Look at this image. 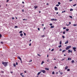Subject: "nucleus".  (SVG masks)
<instances>
[{
    "label": "nucleus",
    "mask_w": 77,
    "mask_h": 77,
    "mask_svg": "<svg viewBox=\"0 0 77 77\" xmlns=\"http://www.w3.org/2000/svg\"><path fill=\"white\" fill-rule=\"evenodd\" d=\"M8 62H3L2 63V64L4 65L5 67H6V66H8Z\"/></svg>",
    "instance_id": "f257e3e1"
},
{
    "label": "nucleus",
    "mask_w": 77,
    "mask_h": 77,
    "mask_svg": "<svg viewBox=\"0 0 77 77\" xmlns=\"http://www.w3.org/2000/svg\"><path fill=\"white\" fill-rule=\"evenodd\" d=\"M71 46H69L66 48V50H68V49L70 48H71Z\"/></svg>",
    "instance_id": "f03ea898"
},
{
    "label": "nucleus",
    "mask_w": 77,
    "mask_h": 77,
    "mask_svg": "<svg viewBox=\"0 0 77 77\" xmlns=\"http://www.w3.org/2000/svg\"><path fill=\"white\" fill-rule=\"evenodd\" d=\"M41 72H43V73H44V74H45V73L46 72L45 70H41Z\"/></svg>",
    "instance_id": "7ed1b4c3"
},
{
    "label": "nucleus",
    "mask_w": 77,
    "mask_h": 77,
    "mask_svg": "<svg viewBox=\"0 0 77 77\" xmlns=\"http://www.w3.org/2000/svg\"><path fill=\"white\" fill-rule=\"evenodd\" d=\"M73 49L74 50V51H76V48L73 47Z\"/></svg>",
    "instance_id": "20e7f679"
},
{
    "label": "nucleus",
    "mask_w": 77,
    "mask_h": 77,
    "mask_svg": "<svg viewBox=\"0 0 77 77\" xmlns=\"http://www.w3.org/2000/svg\"><path fill=\"white\" fill-rule=\"evenodd\" d=\"M55 11H57V10H58V9H57V7H55Z\"/></svg>",
    "instance_id": "39448f33"
},
{
    "label": "nucleus",
    "mask_w": 77,
    "mask_h": 77,
    "mask_svg": "<svg viewBox=\"0 0 77 77\" xmlns=\"http://www.w3.org/2000/svg\"><path fill=\"white\" fill-rule=\"evenodd\" d=\"M72 51H70V50H68V53H72Z\"/></svg>",
    "instance_id": "423d86ee"
},
{
    "label": "nucleus",
    "mask_w": 77,
    "mask_h": 77,
    "mask_svg": "<svg viewBox=\"0 0 77 77\" xmlns=\"http://www.w3.org/2000/svg\"><path fill=\"white\" fill-rule=\"evenodd\" d=\"M68 43V41L67 40V41H66L65 43V44H67Z\"/></svg>",
    "instance_id": "0eeeda50"
},
{
    "label": "nucleus",
    "mask_w": 77,
    "mask_h": 77,
    "mask_svg": "<svg viewBox=\"0 0 77 77\" xmlns=\"http://www.w3.org/2000/svg\"><path fill=\"white\" fill-rule=\"evenodd\" d=\"M41 72H38V74H37V75L38 76L39 75V74H41Z\"/></svg>",
    "instance_id": "6e6552de"
},
{
    "label": "nucleus",
    "mask_w": 77,
    "mask_h": 77,
    "mask_svg": "<svg viewBox=\"0 0 77 77\" xmlns=\"http://www.w3.org/2000/svg\"><path fill=\"white\" fill-rule=\"evenodd\" d=\"M18 59H20V60H21V57H20V56H18Z\"/></svg>",
    "instance_id": "1a4fd4ad"
},
{
    "label": "nucleus",
    "mask_w": 77,
    "mask_h": 77,
    "mask_svg": "<svg viewBox=\"0 0 77 77\" xmlns=\"http://www.w3.org/2000/svg\"><path fill=\"white\" fill-rule=\"evenodd\" d=\"M68 60H71V58L69 57L68 58Z\"/></svg>",
    "instance_id": "9d476101"
},
{
    "label": "nucleus",
    "mask_w": 77,
    "mask_h": 77,
    "mask_svg": "<svg viewBox=\"0 0 77 77\" xmlns=\"http://www.w3.org/2000/svg\"><path fill=\"white\" fill-rule=\"evenodd\" d=\"M45 69L46 70H49V69L48 68H45Z\"/></svg>",
    "instance_id": "9b49d317"
},
{
    "label": "nucleus",
    "mask_w": 77,
    "mask_h": 77,
    "mask_svg": "<svg viewBox=\"0 0 77 77\" xmlns=\"http://www.w3.org/2000/svg\"><path fill=\"white\" fill-rule=\"evenodd\" d=\"M68 68V66H66L65 68V69H67Z\"/></svg>",
    "instance_id": "f8f14e48"
},
{
    "label": "nucleus",
    "mask_w": 77,
    "mask_h": 77,
    "mask_svg": "<svg viewBox=\"0 0 77 77\" xmlns=\"http://www.w3.org/2000/svg\"><path fill=\"white\" fill-rule=\"evenodd\" d=\"M35 9H36V8H38V6H34Z\"/></svg>",
    "instance_id": "ddd939ff"
},
{
    "label": "nucleus",
    "mask_w": 77,
    "mask_h": 77,
    "mask_svg": "<svg viewBox=\"0 0 77 77\" xmlns=\"http://www.w3.org/2000/svg\"><path fill=\"white\" fill-rule=\"evenodd\" d=\"M66 32H68V31H69V29H66Z\"/></svg>",
    "instance_id": "4468645a"
},
{
    "label": "nucleus",
    "mask_w": 77,
    "mask_h": 77,
    "mask_svg": "<svg viewBox=\"0 0 77 77\" xmlns=\"http://www.w3.org/2000/svg\"><path fill=\"white\" fill-rule=\"evenodd\" d=\"M66 51V50H64L62 51V53H64Z\"/></svg>",
    "instance_id": "2eb2a0df"
},
{
    "label": "nucleus",
    "mask_w": 77,
    "mask_h": 77,
    "mask_svg": "<svg viewBox=\"0 0 77 77\" xmlns=\"http://www.w3.org/2000/svg\"><path fill=\"white\" fill-rule=\"evenodd\" d=\"M58 47H59V48H60V47H62V45H60L58 46Z\"/></svg>",
    "instance_id": "dca6fc26"
},
{
    "label": "nucleus",
    "mask_w": 77,
    "mask_h": 77,
    "mask_svg": "<svg viewBox=\"0 0 77 77\" xmlns=\"http://www.w3.org/2000/svg\"><path fill=\"white\" fill-rule=\"evenodd\" d=\"M44 63V62L43 61H42V62L41 63V65H42Z\"/></svg>",
    "instance_id": "f3484780"
},
{
    "label": "nucleus",
    "mask_w": 77,
    "mask_h": 77,
    "mask_svg": "<svg viewBox=\"0 0 77 77\" xmlns=\"http://www.w3.org/2000/svg\"><path fill=\"white\" fill-rule=\"evenodd\" d=\"M20 35L21 36H23V33H21L20 34Z\"/></svg>",
    "instance_id": "a211bd4d"
},
{
    "label": "nucleus",
    "mask_w": 77,
    "mask_h": 77,
    "mask_svg": "<svg viewBox=\"0 0 77 77\" xmlns=\"http://www.w3.org/2000/svg\"><path fill=\"white\" fill-rule=\"evenodd\" d=\"M54 20H55L54 19H51V21H54Z\"/></svg>",
    "instance_id": "6ab92c4d"
},
{
    "label": "nucleus",
    "mask_w": 77,
    "mask_h": 77,
    "mask_svg": "<svg viewBox=\"0 0 77 77\" xmlns=\"http://www.w3.org/2000/svg\"><path fill=\"white\" fill-rule=\"evenodd\" d=\"M60 45H61V44H62V41H60Z\"/></svg>",
    "instance_id": "aec40b11"
},
{
    "label": "nucleus",
    "mask_w": 77,
    "mask_h": 77,
    "mask_svg": "<svg viewBox=\"0 0 77 77\" xmlns=\"http://www.w3.org/2000/svg\"><path fill=\"white\" fill-rule=\"evenodd\" d=\"M67 71H70V69H67Z\"/></svg>",
    "instance_id": "412c9836"
},
{
    "label": "nucleus",
    "mask_w": 77,
    "mask_h": 77,
    "mask_svg": "<svg viewBox=\"0 0 77 77\" xmlns=\"http://www.w3.org/2000/svg\"><path fill=\"white\" fill-rule=\"evenodd\" d=\"M51 28H54V26H51Z\"/></svg>",
    "instance_id": "4be33fe9"
},
{
    "label": "nucleus",
    "mask_w": 77,
    "mask_h": 77,
    "mask_svg": "<svg viewBox=\"0 0 77 77\" xmlns=\"http://www.w3.org/2000/svg\"><path fill=\"white\" fill-rule=\"evenodd\" d=\"M14 66H15V67L16 66V64H14L13 65Z\"/></svg>",
    "instance_id": "5701e85b"
},
{
    "label": "nucleus",
    "mask_w": 77,
    "mask_h": 77,
    "mask_svg": "<svg viewBox=\"0 0 77 77\" xmlns=\"http://www.w3.org/2000/svg\"><path fill=\"white\" fill-rule=\"evenodd\" d=\"M74 26H77V24H73Z\"/></svg>",
    "instance_id": "b1692460"
},
{
    "label": "nucleus",
    "mask_w": 77,
    "mask_h": 77,
    "mask_svg": "<svg viewBox=\"0 0 77 77\" xmlns=\"http://www.w3.org/2000/svg\"><path fill=\"white\" fill-rule=\"evenodd\" d=\"M74 60H72V63H74Z\"/></svg>",
    "instance_id": "393cba45"
},
{
    "label": "nucleus",
    "mask_w": 77,
    "mask_h": 77,
    "mask_svg": "<svg viewBox=\"0 0 77 77\" xmlns=\"http://www.w3.org/2000/svg\"><path fill=\"white\" fill-rule=\"evenodd\" d=\"M70 11H73V9H70Z\"/></svg>",
    "instance_id": "a878e982"
},
{
    "label": "nucleus",
    "mask_w": 77,
    "mask_h": 77,
    "mask_svg": "<svg viewBox=\"0 0 77 77\" xmlns=\"http://www.w3.org/2000/svg\"><path fill=\"white\" fill-rule=\"evenodd\" d=\"M25 20L26 21V20H27V19H23V21H25Z\"/></svg>",
    "instance_id": "bb28decb"
},
{
    "label": "nucleus",
    "mask_w": 77,
    "mask_h": 77,
    "mask_svg": "<svg viewBox=\"0 0 77 77\" xmlns=\"http://www.w3.org/2000/svg\"><path fill=\"white\" fill-rule=\"evenodd\" d=\"M76 5H77L76 4H75L74 5H73V6H76Z\"/></svg>",
    "instance_id": "cd10ccee"
},
{
    "label": "nucleus",
    "mask_w": 77,
    "mask_h": 77,
    "mask_svg": "<svg viewBox=\"0 0 77 77\" xmlns=\"http://www.w3.org/2000/svg\"><path fill=\"white\" fill-rule=\"evenodd\" d=\"M69 18H72V16H69Z\"/></svg>",
    "instance_id": "c85d7f7f"
},
{
    "label": "nucleus",
    "mask_w": 77,
    "mask_h": 77,
    "mask_svg": "<svg viewBox=\"0 0 77 77\" xmlns=\"http://www.w3.org/2000/svg\"><path fill=\"white\" fill-rule=\"evenodd\" d=\"M23 32V31H21L19 32L20 33H21Z\"/></svg>",
    "instance_id": "c756f323"
},
{
    "label": "nucleus",
    "mask_w": 77,
    "mask_h": 77,
    "mask_svg": "<svg viewBox=\"0 0 77 77\" xmlns=\"http://www.w3.org/2000/svg\"><path fill=\"white\" fill-rule=\"evenodd\" d=\"M62 37L63 38V39H64V38H65V36H62Z\"/></svg>",
    "instance_id": "7c9ffc66"
},
{
    "label": "nucleus",
    "mask_w": 77,
    "mask_h": 77,
    "mask_svg": "<svg viewBox=\"0 0 77 77\" xmlns=\"http://www.w3.org/2000/svg\"><path fill=\"white\" fill-rule=\"evenodd\" d=\"M63 34H65V31L63 32Z\"/></svg>",
    "instance_id": "2f4dec72"
},
{
    "label": "nucleus",
    "mask_w": 77,
    "mask_h": 77,
    "mask_svg": "<svg viewBox=\"0 0 77 77\" xmlns=\"http://www.w3.org/2000/svg\"><path fill=\"white\" fill-rule=\"evenodd\" d=\"M63 30H64V29H66V27H63Z\"/></svg>",
    "instance_id": "473e14b6"
},
{
    "label": "nucleus",
    "mask_w": 77,
    "mask_h": 77,
    "mask_svg": "<svg viewBox=\"0 0 77 77\" xmlns=\"http://www.w3.org/2000/svg\"><path fill=\"white\" fill-rule=\"evenodd\" d=\"M58 5H60V2H58Z\"/></svg>",
    "instance_id": "72a5a7b5"
},
{
    "label": "nucleus",
    "mask_w": 77,
    "mask_h": 77,
    "mask_svg": "<svg viewBox=\"0 0 77 77\" xmlns=\"http://www.w3.org/2000/svg\"><path fill=\"white\" fill-rule=\"evenodd\" d=\"M56 6H59V5L57 4L56 5Z\"/></svg>",
    "instance_id": "f704fd0d"
},
{
    "label": "nucleus",
    "mask_w": 77,
    "mask_h": 77,
    "mask_svg": "<svg viewBox=\"0 0 77 77\" xmlns=\"http://www.w3.org/2000/svg\"><path fill=\"white\" fill-rule=\"evenodd\" d=\"M51 51H54V49H52L51 50Z\"/></svg>",
    "instance_id": "c9c22d12"
},
{
    "label": "nucleus",
    "mask_w": 77,
    "mask_h": 77,
    "mask_svg": "<svg viewBox=\"0 0 77 77\" xmlns=\"http://www.w3.org/2000/svg\"><path fill=\"white\" fill-rule=\"evenodd\" d=\"M2 73V74H3L4 73V71H1Z\"/></svg>",
    "instance_id": "e433bc0d"
},
{
    "label": "nucleus",
    "mask_w": 77,
    "mask_h": 77,
    "mask_svg": "<svg viewBox=\"0 0 77 77\" xmlns=\"http://www.w3.org/2000/svg\"><path fill=\"white\" fill-rule=\"evenodd\" d=\"M52 74H54V72H52Z\"/></svg>",
    "instance_id": "4c0bfd02"
},
{
    "label": "nucleus",
    "mask_w": 77,
    "mask_h": 77,
    "mask_svg": "<svg viewBox=\"0 0 77 77\" xmlns=\"http://www.w3.org/2000/svg\"><path fill=\"white\" fill-rule=\"evenodd\" d=\"M20 60L21 63H23V62H22V60L21 59Z\"/></svg>",
    "instance_id": "58836bf2"
},
{
    "label": "nucleus",
    "mask_w": 77,
    "mask_h": 77,
    "mask_svg": "<svg viewBox=\"0 0 77 77\" xmlns=\"http://www.w3.org/2000/svg\"><path fill=\"white\" fill-rule=\"evenodd\" d=\"M14 27H15V28H18L17 26H15Z\"/></svg>",
    "instance_id": "ea45409f"
},
{
    "label": "nucleus",
    "mask_w": 77,
    "mask_h": 77,
    "mask_svg": "<svg viewBox=\"0 0 77 77\" xmlns=\"http://www.w3.org/2000/svg\"><path fill=\"white\" fill-rule=\"evenodd\" d=\"M1 44H3V42H1Z\"/></svg>",
    "instance_id": "a19ab883"
},
{
    "label": "nucleus",
    "mask_w": 77,
    "mask_h": 77,
    "mask_svg": "<svg viewBox=\"0 0 77 77\" xmlns=\"http://www.w3.org/2000/svg\"><path fill=\"white\" fill-rule=\"evenodd\" d=\"M63 74V73H62V72H61L60 73V74H61V75H62Z\"/></svg>",
    "instance_id": "79ce46f5"
},
{
    "label": "nucleus",
    "mask_w": 77,
    "mask_h": 77,
    "mask_svg": "<svg viewBox=\"0 0 77 77\" xmlns=\"http://www.w3.org/2000/svg\"><path fill=\"white\" fill-rule=\"evenodd\" d=\"M52 25H53V24H52V23H50V26H52Z\"/></svg>",
    "instance_id": "37998d69"
},
{
    "label": "nucleus",
    "mask_w": 77,
    "mask_h": 77,
    "mask_svg": "<svg viewBox=\"0 0 77 77\" xmlns=\"http://www.w3.org/2000/svg\"><path fill=\"white\" fill-rule=\"evenodd\" d=\"M16 65H18V63L17 62L16 63Z\"/></svg>",
    "instance_id": "c03bdc74"
},
{
    "label": "nucleus",
    "mask_w": 77,
    "mask_h": 77,
    "mask_svg": "<svg viewBox=\"0 0 77 77\" xmlns=\"http://www.w3.org/2000/svg\"><path fill=\"white\" fill-rule=\"evenodd\" d=\"M38 30H40V29H39V28H38Z\"/></svg>",
    "instance_id": "a18cd8bd"
},
{
    "label": "nucleus",
    "mask_w": 77,
    "mask_h": 77,
    "mask_svg": "<svg viewBox=\"0 0 77 77\" xmlns=\"http://www.w3.org/2000/svg\"><path fill=\"white\" fill-rule=\"evenodd\" d=\"M49 59H47V62H49Z\"/></svg>",
    "instance_id": "49530a36"
},
{
    "label": "nucleus",
    "mask_w": 77,
    "mask_h": 77,
    "mask_svg": "<svg viewBox=\"0 0 77 77\" xmlns=\"http://www.w3.org/2000/svg\"><path fill=\"white\" fill-rule=\"evenodd\" d=\"M2 37V35L1 34H0V38Z\"/></svg>",
    "instance_id": "de8ad7c7"
},
{
    "label": "nucleus",
    "mask_w": 77,
    "mask_h": 77,
    "mask_svg": "<svg viewBox=\"0 0 77 77\" xmlns=\"http://www.w3.org/2000/svg\"><path fill=\"white\" fill-rule=\"evenodd\" d=\"M66 25L67 26H69V24H66Z\"/></svg>",
    "instance_id": "09e8293b"
},
{
    "label": "nucleus",
    "mask_w": 77,
    "mask_h": 77,
    "mask_svg": "<svg viewBox=\"0 0 77 77\" xmlns=\"http://www.w3.org/2000/svg\"><path fill=\"white\" fill-rule=\"evenodd\" d=\"M65 60V59H62V60H61L62 61H63V60Z\"/></svg>",
    "instance_id": "8fccbe9b"
},
{
    "label": "nucleus",
    "mask_w": 77,
    "mask_h": 77,
    "mask_svg": "<svg viewBox=\"0 0 77 77\" xmlns=\"http://www.w3.org/2000/svg\"><path fill=\"white\" fill-rule=\"evenodd\" d=\"M9 1V0H7V2H8Z\"/></svg>",
    "instance_id": "3c124183"
},
{
    "label": "nucleus",
    "mask_w": 77,
    "mask_h": 77,
    "mask_svg": "<svg viewBox=\"0 0 77 77\" xmlns=\"http://www.w3.org/2000/svg\"><path fill=\"white\" fill-rule=\"evenodd\" d=\"M24 35L25 36H26V33H24Z\"/></svg>",
    "instance_id": "603ef678"
},
{
    "label": "nucleus",
    "mask_w": 77,
    "mask_h": 77,
    "mask_svg": "<svg viewBox=\"0 0 77 77\" xmlns=\"http://www.w3.org/2000/svg\"><path fill=\"white\" fill-rule=\"evenodd\" d=\"M29 46H31V43H30L29 45Z\"/></svg>",
    "instance_id": "864d4df0"
},
{
    "label": "nucleus",
    "mask_w": 77,
    "mask_h": 77,
    "mask_svg": "<svg viewBox=\"0 0 77 77\" xmlns=\"http://www.w3.org/2000/svg\"><path fill=\"white\" fill-rule=\"evenodd\" d=\"M54 68H57V67H56V66H55Z\"/></svg>",
    "instance_id": "5fc2aeb1"
},
{
    "label": "nucleus",
    "mask_w": 77,
    "mask_h": 77,
    "mask_svg": "<svg viewBox=\"0 0 77 77\" xmlns=\"http://www.w3.org/2000/svg\"><path fill=\"white\" fill-rule=\"evenodd\" d=\"M44 37L45 36V35H42V37H44Z\"/></svg>",
    "instance_id": "6e6d98bb"
},
{
    "label": "nucleus",
    "mask_w": 77,
    "mask_h": 77,
    "mask_svg": "<svg viewBox=\"0 0 77 77\" xmlns=\"http://www.w3.org/2000/svg\"><path fill=\"white\" fill-rule=\"evenodd\" d=\"M24 72H25V73H26V72H27L26 71H25Z\"/></svg>",
    "instance_id": "4d7b16f0"
},
{
    "label": "nucleus",
    "mask_w": 77,
    "mask_h": 77,
    "mask_svg": "<svg viewBox=\"0 0 77 77\" xmlns=\"http://www.w3.org/2000/svg\"><path fill=\"white\" fill-rule=\"evenodd\" d=\"M24 9H23L22 10V12H24Z\"/></svg>",
    "instance_id": "13d9d810"
},
{
    "label": "nucleus",
    "mask_w": 77,
    "mask_h": 77,
    "mask_svg": "<svg viewBox=\"0 0 77 77\" xmlns=\"http://www.w3.org/2000/svg\"><path fill=\"white\" fill-rule=\"evenodd\" d=\"M69 24H71V22H69Z\"/></svg>",
    "instance_id": "bf43d9fd"
},
{
    "label": "nucleus",
    "mask_w": 77,
    "mask_h": 77,
    "mask_svg": "<svg viewBox=\"0 0 77 77\" xmlns=\"http://www.w3.org/2000/svg\"><path fill=\"white\" fill-rule=\"evenodd\" d=\"M12 20H14V17H12Z\"/></svg>",
    "instance_id": "052dcab7"
},
{
    "label": "nucleus",
    "mask_w": 77,
    "mask_h": 77,
    "mask_svg": "<svg viewBox=\"0 0 77 77\" xmlns=\"http://www.w3.org/2000/svg\"><path fill=\"white\" fill-rule=\"evenodd\" d=\"M38 56H40V55L38 54Z\"/></svg>",
    "instance_id": "680f3d73"
},
{
    "label": "nucleus",
    "mask_w": 77,
    "mask_h": 77,
    "mask_svg": "<svg viewBox=\"0 0 77 77\" xmlns=\"http://www.w3.org/2000/svg\"><path fill=\"white\" fill-rule=\"evenodd\" d=\"M32 60H31L29 61V62H32Z\"/></svg>",
    "instance_id": "e2e57ef3"
},
{
    "label": "nucleus",
    "mask_w": 77,
    "mask_h": 77,
    "mask_svg": "<svg viewBox=\"0 0 77 77\" xmlns=\"http://www.w3.org/2000/svg\"><path fill=\"white\" fill-rule=\"evenodd\" d=\"M59 14V13L58 12H57V13H56V14Z\"/></svg>",
    "instance_id": "0e129e2a"
},
{
    "label": "nucleus",
    "mask_w": 77,
    "mask_h": 77,
    "mask_svg": "<svg viewBox=\"0 0 77 77\" xmlns=\"http://www.w3.org/2000/svg\"><path fill=\"white\" fill-rule=\"evenodd\" d=\"M42 26H44V24H42Z\"/></svg>",
    "instance_id": "69168bd1"
},
{
    "label": "nucleus",
    "mask_w": 77,
    "mask_h": 77,
    "mask_svg": "<svg viewBox=\"0 0 77 77\" xmlns=\"http://www.w3.org/2000/svg\"><path fill=\"white\" fill-rule=\"evenodd\" d=\"M22 77H24V75H22Z\"/></svg>",
    "instance_id": "338daca9"
},
{
    "label": "nucleus",
    "mask_w": 77,
    "mask_h": 77,
    "mask_svg": "<svg viewBox=\"0 0 77 77\" xmlns=\"http://www.w3.org/2000/svg\"><path fill=\"white\" fill-rule=\"evenodd\" d=\"M44 29H45V27H44Z\"/></svg>",
    "instance_id": "774afa93"
}]
</instances>
